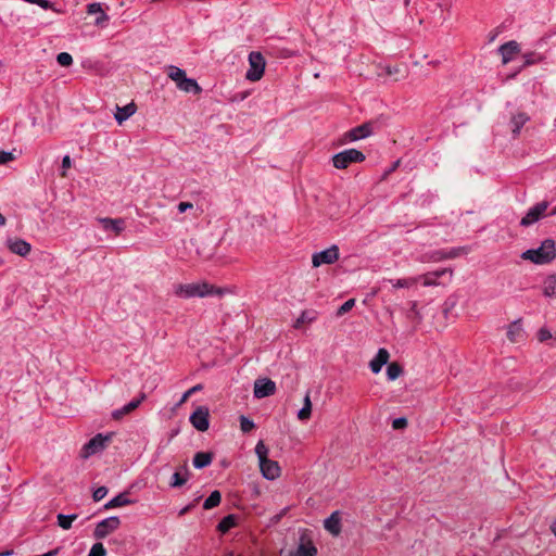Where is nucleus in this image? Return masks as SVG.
I'll return each mask as SVG.
<instances>
[{"instance_id":"obj_1","label":"nucleus","mask_w":556,"mask_h":556,"mask_svg":"<svg viewBox=\"0 0 556 556\" xmlns=\"http://www.w3.org/2000/svg\"><path fill=\"white\" fill-rule=\"evenodd\" d=\"M174 293L178 298H205L210 295H223L224 291L205 281L193 283H179L175 286Z\"/></svg>"},{"instance_id":"obj_2","label":"nucleus","mask_w":556,"mask_h":556,"mask_svg":"<svg viewBox=\"0 0 556 556\" xmlns=\"http://www.w3.org/2000/svg\"><path fill=\"white\" fill-rule=\"evenodd\" d=\"M521 258L538 265L548 264L556 258V244L553 239H545L538 249H529Z\"/></svg>"},{"instance_id":"obj_3","label":"nucleus","mask_w":556,"mask_h":556,"mask_svg":"<svg viewBox=\"0 0 556 556\" xmlns=\"http://www.w3.org/2000/svg\"><path fill=\"white\" fill-rule=\"evenodd\" d=\"M260 468L263 477L267 480H275L280 476L281 469L278 462L268 458V447L263 441H258L255 446Z\"/></svg>"},{"instance_id":"obj_4","label":"nucleus","mask_w":556,"mask_h":556,"mask_svg":"<svg viewBox=\"0 0 556 556\" xmlns=\"http://www.w3.org/2000/svg\"><path fill=\"white\" fill-rule=\"evenodd\" d=\"M365 154L356 149H346L332 156L333 166L338 169H344L352 163H361L365 160Z\"/></svg>"},{"instance_id":"obj_5","label":"nucleus","mask_w":556,"mask_h":556,"mask_svg":"<svg viewBox=\"0 0 556 556\" xmlns=\"http://www.w3.org/2000/svg\"><path fill=\"white\" fill-rule=\"evenodd\" d=\"M113 433H98L93 438H91L81 450V456L84 458H88L101 451H103L108 444L112 441Z\"/></svg>"},{"instance_id":"obj_6","label":"nucleus","mask_w":556,"mask_h":556,"mask_svg":"<svg viewBox=\"0 0 556 556\" xmlns=\"http://www.w3.org/2000/svg\"><path fill=\"white\" fill-rule=\"evenodd\" d=\"M250 68L245 74V78L250 81H257L262 78L265 70V59L261 52L252 51L249 54Z\"/></svg>"},{"instance_id":"obj_7","label":"nucleus","mask_w":556,"mask_h":556,"mask_svg":"<svg viewBox=\"0 0 556 556\" xmlns=\"http://www.w3.org/2000/svg\"><path fill=\"white\" fill-rule=\"evenodd\" d=\"M548 206L549 203L547 201H542L530 207L526 215L521 218L520 226L529 227L543 218L546 215Z\"/></svg>"},{"instance_id":"obj_8","label":"nucleus","mask_w":556,"mask_h":556,"mask_svg":"<svg viewBox=\"0 0 556 556\" xmlns=\"http://www.w3.org/2000/svg\"><path fill=\"white\" fill-rule=\"evenodd\" d=\"M121 526V520L117 516H111L101 520L94 528L93 536L97 540L106 538Z\"/></svg>"},{"instance_id":"obj_9","label":"nucleus","mask_w":556,"mask_h":556,"mask_svg":"<svg viewBox=\"0 0 556 556\" xmlns=\"http://www.w3.org/2000/svg\"><path fill=\"white\" fill-rule=\"evenodd\" d=\"M339 258V248L333 244L330 248L314 253L312 256V263L314 267H319L324 264H333Z\"/></svg>"},{"instance_id":"obj_10","label":"nucleus","mask_w":556,"mask_h":556,"mask_svg":"<svg viewBox=\"0 0 556 556\" xmlns=\"http://www.w3.org/2000/svg\"><path fill=\"white\" fill-rule=\"evenodd\" d=\"M198 431H206L210 427V412L206 406H199L189 418Z\"/></svg>"},{"instance_id":"obj_11","label":"nucleus","mask_w":556,"mask_h":556,"mask_svg":"<svg viewBox=\"0 0 556 556\" xmlns=\"http://www.w3.org/2000/svg\"><path fill=\"white\" fill-rule=\"evenodd\" d=\"M276 383L268 378H258L254 382V397L264 399L275 394Z\"/></svg>"},{"instance_id":"obj_12","label":"nucleus","mask_w":556,"mask_h":556,"mask_svg":"<svg viewBox=\"0 0 556 556\" xmlns=\"http://www.w3.org/2000/svg\"><path fill=\"white\" fill-rule=\"evenodd\" d=\"M372 134V124L364 123L357 127H354L344 134V142L356 141L369 137Z\"/></svg>"},{"instance_id":"obj_13","label":"nucleus","mask_w":556,"mask_h":556,"mask_svg":"<svg viewBox=\"0 0 556 556\" xmlns=\"http://www.w3.org/2000/svg\"><path fill=\"white\" fill-rule=\"evenodd\" d=\"M97 220L105 231H112L116 236L125 229V220L123 218L99 217Z\"/></svg>"},{"instance_id":"obj_14","label":"nucleus","mask_w":556,"mask_h":556,"mask_svg":"<svg viewBox=\"0 0 556 556\" xmlns=\"http://www.w3.org/2000/svg\"><path fill=\"white\" fill-rule=\"evenodd\" d=\"M498 52L502 55L503 64L510 62L515 54L520 52L519 43L515 40H510L498 48Z\"/></svg>"},{"instance_id":"obj_15","label":"nucleus","mask_w":556,"mask_h":556,"mask_svg":"<svg viewBox=\"0 0 556 556\" xmlns=\"http://www.w3.org/2000/svg\"><path fill=\"white\" fill-rule=\"evenodd\" d=\"M7 245L12 253L20 256H26L31 250V245L23 239H9Z\"/></svg>"},{"instance_id":"obj_16","label":"nucleus","mask_w":556,"mask_h":556,"mask_svg":"<svg viewBox=\"0 0 556 556\" xmlns=\"http://www.w3.org/2000/svg\"><path fill=\"white\" fill-rule=\"evenodd\" d=\"M324 528L332 535L338 536L341 533V517L340 511H333L324 521Z\"/></svg>"},{"instance_id":"obj_17","label":"nucleus","mask_w":556,"mask_h":556,"mask_svg":"<svg viewBox=\"0 0 556 556\" xmlns=\"http://www.w3.org/2000/svg\"><path fill=\"white\" fill-rule=\"evenodd\" d=\"M390 354L386 349H379L376 356L370 361L369 367L374 374L380 372L382 366L388 364Z\"/></svg>"},{"instance_id":"obj_18","label":"nucleus","mask_w":556,"mask_h":556,"mask_svg":"<svg viewBox=\"0 0 556 556\" xmlns=\"http://www.w3.org/2000/svg\"><path fill=\"white\" fill-rule=\"evenodd\" d=\"M525 337L521 319L513 321L507 328V338L510 342H520Z\"/></svg>"},{"instance_id":"obj_19","label":"nucleus","mask_w":556,"mask_h":556,"mask_svg":"<svg viewBox=\"0 0 556 556\" xmlns=\"http://www.w3.org/2000/svg\"><path fill=\"white\" fill-rule=\"evenodd\" d=\"M137 111V106L134 102L126 104L125 106H117L114 114V118L121 125L123 122L132 116Z\"/></svg>"},{"instance_id":"obj_20","label":"nucleus","mask_w":556,"mask_h":556,"mask_svg":"<svg viewBox=\"0 0 556 556\" xmlns=\"http://www.w3.org/2000/svg\"><path fill=\"white\" fill-rule=\"evenodd\" d=\"M177 88L185 92H192L194 94H199L202 92V88L193 78H188L187 76L178 83Z\"/></svg>"},{"instance_id":"obj_21","label":"nucleus","mask_w":556,"mask_h":556,"mask_svg":"<svg viewBox=\"0 0 556 556\" xmlns=\"http://www.w3.org/2000/svg\"><path fill=\"white\" fill-rule=\"evenodd\" d=\"M132 503H134V501L128 497V493L124 492V493H119L118 495H116L115 497L110 500L104 505V508L105 509H111V508H116V507H122V506L130 505Z\"/></svg>"},{"instance_id":"obj_22","label":"nucleus","mask_w":556,"mask_h":556,"mask_svg":"<svg viewBox=\"0 0 556 556\" xmlns=\"http://www.w3.org/2000/svg\"><path fill=\"white\" fill-rule=\"evenodd\" d=\"M317 548L314 544L308 540L305 541L303 538L294 553V556H316Z\"/></svg>"},{"instance_id":"obj_23","label":"nucleus","mask_w":556,"mask_h":556,"mask_svg":"<svg viewBox=\"0 0 556 556\" xmlns=\"http://www.w3.org/2000/svg\"><path fill=\"white\" fill-rule=\"evenodd\" d=\"M213 460V453L211 452H198L193 457V466L197 469H202L211 465Z\"/></svg>"},{"instance_id":"obj_24","label":"nucleus","mask_w":556,"mask_h":556,"mask_svg":"<svg viewBox=\"0 0 556 556\" xmlns=\"http://www.w3.org/2000/svg\"><path fill=\"white\" fill-rule=\"evenodd\" d=\"M529 121V116L526 113H517L511 117V131L514 136H518L522 126Z\"/></svg>"},{"instance_id":"obj_25","label":"nucleus","mask_w":556,"mask_h":556,"mask_svg":"<svg viewBox=\"0 0 556 556\" xmlns=\"http://www.w3.org/2000/svg\"><path fill=\"white\" fill-rule=\"evenodd\" d=\"M182 469L185 470V475H181L179 471H176L172 476V479L169 481L170 488H180L188 481L189 471L186 464L182 466Z\"/></svg>"},{"instance_id":"obj_26","label":"nucleus","mask_w":556,"mask_h":556,"mask_svg":"<svg viewBox=\"0 0 556 556\" xmlns=\"http://www.w3.org/2000/svg\"><path fill=\"white\" fill-rule=\"evenodd\" d=\"M543 293L547 298H556V274L546 277L543 282Z\"/></svg>"},{"instance_id":"obj_27","label":"nucleus","mask_w":556,"mask_h":556,"mask_svg":"<svg viewBox=\"0 0 556 556\" xmlns=\"http://www.w3.org/2000/svg\"><path fill=\"white\" fill-rule=\"evenodd\" d=\"M317 318V313L314 309H306L301 313L296 318L293 327L299 329L305 323H312Z\"/></svg>"},{"instance_id":"obj_28","label":"nucleus","mask_w":556,"mask_h":556,"mask_svg":"<svg viewBox=\"0 0 556 556\" xmlns=\"http://www.w3.org/2000/svg\"><path fill=\"white\" fill-rule=\"evenodd\" d=\"M87 12L89 14H99V16L96 18V23L97 24H101L102 22L109 20V16L102 10L101 4L98 3V2H93V3L88 4Z\"/></svg>"},{"instance_id":"obj_29","label":"nucleus","mask_w":556,"mask_h":556,"mask_svg":"<svg viewBox=\"0 0 556 556\" xmlns=\"http://www.w3.org/2000/svg\"><path fill=\"white\" fill-rule=\"evenodd\" d=\"M237 525V517L236 515H227L226 517H224L218 526H217V530L222 533H226L228 532L231 528H233L235 526Z\"/></svg>"},{"instance_id":"obj_30","label":"nucleus","mask_w":556,"mask_h":556,"mask_svg":"<svg viewBox=\"0 0 556 556\" xmlns=\"http://www.w3.org/2000/svg\"><path fill=\"white\" fill-rule=\"evenodd\" d=\"M167 76L176 83V86L178 85L179 81H181L186 76V72L178 67V66H175V65H169L167 67Z\"/></svg>"},{"instance_id":"obj_31","label":"nucleus","mask_w":556,"mask_h":556,"mask_svg":"<svg viewBox=\"0 0 556 556\" xmlns=\"http://www.w3.org/2000/svg\"><path fill=\"white\" fill-rule=\"evenodd\" d=\"M388 281L392 285L393 288H410L419 281V278L410 277L403 279H389Z\"/></svg>"},{"instance_id":"obj_32","label":"nucleus","mask_w":556,"mask_h":556,"mask_svg":"<svg viewBox=\"0 0 556 556\" xmlns=\"http://www.w3.org/2000/svg\"><path fill=\"white\" fill-rule=\"evenodd\" d=\"M222 501V494L219 491L215 490L213 491L203 503V508L208 510L212 509L220 504Z\"/></svg>"},{"instance_id":"obj_33","label":"nucleus","mask_w":556,"mask_h":556,"mask_svg":"<svg viewBox=\"0 0 556 556\" xmlns=\"http://www.w3.org/2000/svg\"><path fill=\"white\" fill-rule=\"evenodd\" d=\"M312 414V402L309 397V393L307 392L304 397V405L298 413V418L300 420H307Z\"/></svg>"},{"instance_id":"obj_34","label":"nucleus","mask_w":556,"mask_h":556,"mask_svg":"<svg viewBox=\"0 0 556 556\" xmlns=\"http://www.w3.org/2000/svg\"><path fill=\"white\" fill-rule=\"evenodd\" d=\"M56 518H58L59 527H61L64 530H68L72 527V522L77 519V515L76 514H72V515L59 514L56 516Z\"/></svg>"},{"instance_id":"obj_35","label":"nucleus","mask_w":556,"mask_h":556,"mask_svg":"<svg viewBox=\"0 0 556 556\" xmlns=\"http://www.w3.org/2000/svg\"><path fill=\"white\" fill-rule=\"evenodd\" d=\"M403 372V368L399 363H390L387 367V377L389 380L393 381L397 379Z\"/></svg>"},{"instance_id":"obj_36","label":"nucleus","mask_w":556,"mask_h":556,"mask_svg":"<svg viewBox=\"0 0 556 556\" xmlns=\"http://www.w3.org/2000/svg\"><path fill=\"white\" fill-rule=\"evenodd\" d=\"M255 428V424L247 416H240V429L242 432L248 433Z\"/></svg>"},{"instance_id":"obj_37","label":"nucleus","mask_w":556,"mask_h":556,"mask_svg":"<svg viewBox=\"0 0 556 556\" xmlns=\"http://www.w3.org/2000/svg\"><path fill=\"white\" fill-rule=\"evenodd\" d=\"M56 61L61 66L67 67L73 64V58L67 52H61L56 55Z\"/></svg>"},{"instance_id":"obj_38","label":"nucleus","mask_w":556,"mask_h":556,"mask_svg":"<svg viewBox=\"0 0 556 556\" xmlns=\"http://www.w3.org/2000/svg\"><path fill=\"white\" fill-rule=\"evenodd\" d=\"M409 305H410V308H409V313L407 315L408 318H414L417 323H420L422 317H421V314L417 307V302L416 301H412L409 302Z\"/></svg>"},{"instance_id":"obj_39","label":"nucleus","mask_w":556,"mask_h":556,"mask_svg":"<svg viewBox=\"0 0 556 556\" xmlns=\"http://www.w3.org/2000/svg\"><path fill=\"white\" fill-rule=\"evenodd\" d=\"M523 59H525L523 65L529 66V65L535 64L539 61H541L542 56L535 52H528V53L523 54Z\"/></svg>"},{"instance_id":"obj_40","label":"nucleus","mask_w":556,"mask_h":556,"mask_svg":"<svg viewBox=\"0 0 556 556\" xmlns=\"http://www.w3.org/2000/svg\"><path fill=\"white\" fill-rule=\"evenodd\" d=\"M106 549L104 548L102 543H94L90 551L88 556H105Z\"/></svg>"},{"instance_id":"obj_41","label":"nucleus","mask_w":556,"mask_h":556,"mask_svg":"<svg viewBox=\"0 0 556 556\" xmlns=\"http://www.w3.org/2000/svg\"><path fill=\"white\" fill-rule=\"evenodd\" d=\"M355 305V300L354 299H350L348 301H345L339 308H338V312H337V315L338 316H342L344 314H346L348 312H350Z\"/></svg>"},{"instance_id":"obj_42","label":"nucleus","mask_w":556,"mask_h":556,"mask_svg":"<svg viewBox=\"0 0 556 556\" xmlns=\"http://www.w3.org/2000/svg\"><path fill=\"white\" fill-rule=\"evenodd\" d=\"M417 278H419V280H422V285L425 287H432L439 285L438 280L434 277H432L430 273L418 276Z\"/></svg>"},{"instance_id":"obj_43","label":"nucleus","mask_w":556,"mask_h":556,"mask_svg":"<svg viewBox=\"0 0 556 556\" xmlns=\"http://www.w3.org/2000/svg\"><path fill=\"white\" fill-rule=\"evenodd\" d=\"M108 488L106 486H99L93 491L92 498L94 502L101 501L106 494H108Z\"/></svg>"},{"instance_id":"obj_44","label":"nucleus","mask_w":556,"mask_h":556,"mask_svg":"<svg viewBox=\"0 0 556 556\" xmlns=\"http://www.w3.org/2000/svg\"><path fill=\"white\" fill-rule=\"evenodd\" d=\"M144 400H146L144 393H141L139 397L131 400L128 404H126L129 412L131 413L132 410H135Z\"/></svg>"},{"instance_id":"obj_45","label":"nucleus","mask_w":556,"mask_h":556,"mask_svg":"<svg viewBox=\"0 0 556 556\" xmlns=\"http://www.w3.org/2000/svg\"><path fill=\"white\" fill-rule=\"evenodd\" d=\"M130 412L127 405H124L122 408L115 409L112 412V418L115 420L122 419L125 415H128Z\"/></svg>"},{"instance_id":"obj_46","label":"nucleus","mask_w":556,"mask_h":556,"mask_svg":"<svg viewBox=\"0 0 556 556\" xmlns=\"http://www.w3.org/2000/svg\"><path fill=\"white\" fill-rule=\"evenodd\" d=\"M552 332L547 329V328H541L539 331H538V340L540 342H545L549 339H552Z\"/></svg>"},{"instance_id":"obj_47","label":"nucleus","mask_w":556,"mask_h":556,"mask_svg":"<svg viewBox=\"0 0 556 556\" xmlns=\"http://www.w3.org/2000/svg\"><path fill=\"white\" fill-rule=\"evenodd\" d=\"M200 390H202V384H197V386L192 387L191 389H189L188 391H186L182 394V397H181L179 404L186 402L190 395H192L193 393H195Z\"/></svg>"},{"instance_id":"obj_48","label":"nucleus","mask_w":556,"mask_h":556,"mask_svg":"<svg viewBox=\"0 0 556 556\" xmlns=\"http://www.w3.org/2000/svg\"><path fill=\"white\" fill-rule=\"evenodd\" d=\"M71 166H72V160H71L70 155H65L62 159V172H61L62 177H66V169L71 168Z\"/></svg>"},{"instance_id":"obj_49","label":"nucleus","mask_w":556,"mask_h":556,"mask_svg":"<svg viewBox=\"0 0 556 556\" xmlns=\"http://www.w3.org/2000/svg\"><path fill=\"white\" fill-rule=\"evenodd\" d=\"M430 258L433 262H439V261H442V260H446L445 251H443V250L434 251V252H432Z\"/></svg>"},{"instance_id":"obj_50","label":"nucleus","mask_w":556,"mask_h":556,"mask_svg":"<svg viewBox=\"0 0 556 556\" xmlns=\"http://www.w3.org/2000/svg\"><path fill=\"white\" fill-rule=\"evenodd\" d=\"M406 426H407V420H406V418H404V417L396 418V419H394V420H393V422H392V427H393L394 429H396V430H397V429H403V428H405Z\"/></svg>"},{"instance_id":"obj_51","label":"nucleus","mask_w":556,"mask_h":556,"mask_svg":"<svg viewBox=\"0 0 556 556\" xmlns=\"http://www.w3.org/2000/svg\"><path fill=\"white\" fill-rule=\"evenodd\" d=\"M14 159L12 152L0 151V164H7Z\"/></svg>"},{"instance_id":"obj_52","label":"nucleus","mask_w":556,"mask_h":556,"mask_svg":"<svg viewBox=\"0 0 556 556\" xmlns=\"http://www.w3.org/2000/svg\"><path fill=\"white\" fill-rule=\"evenodd\" d=\"M429 273H430V275H431L432 277H434L437 280H438L439 278H441L442 276H444L445 274H447V273L450 274V276H452V270H451V269H448V268L438 269V270H433V271H429Z\"/></svg>"},{"instance_id":"obj_53","label":"nucleus","mask_w":556,"mask_h":556,"mask_svg":"<svg viewBox=\"0 0 556 556\" xmlns=\"http://www.w3.org/2000/svg\"><path fill=\"white\" fill-rule=\"evenodd\" d=\"M193 207V204L191 202H180L177 205V210L179 213H185L186 211Z\"/></svg>"},{"instance_id":"obj_54","label":"nucleus","mask_w":556,"mask_h":556,"mask_svg":"<svg viewBox=\"0 0 556 556\" xmlns=\"http://www.w3.org/2000/svg\"><path fill=\"white\" fill-rule=\"evenodd\" d=\"M463 250H464V248H457V249H452L450 251H445L446 258L457 257Z\"/></svg>"},{"instance_id":"obj_55","label":"nucleus","mask_w":556,"mask_h":556,"mask_svg":"<svg viewBox=\"0 0 556 556\" xmlns=\"http://www.w3.org/2000/svg\"><path fill=\"white\" fill-rule=\"evenodd\" d=\"M384 75L387 76H393L400 72V68L396 66H386L383 68Z\"/></svg>"},{"instance_id":"obj_56","label":"nucleus","mask_w":556,"mask_h":556,"mask_svg":"<svg viewBox=\"0 0 556 556\" xmlns=\"http://www.w3.org/2000/svg\"><path fill=\"white\" fill-rule=\"evenodd\" d=\"M551 531L556 536V520L552 522L551 525Z\"/></svg>"},{"instance_id":"obj_57","label":"nucleus","mask_w":556,"mask_h":556,"mask_svg":"<svg viewBox=\"0 0 556 556\" xmlns=\"http://www.w3.org/2000/svg\"><path fill=\"white\" fill-rule=\"evenodd\" d=\"M5 217L0 213V226H4L5 225Z\"/></svg>"},{"instance_id":"obj_58","label":"nucleus","mask_w":556,"mask_h":556,"mask_svg":"<svg viewBox=\"0 0 556 556\" xmlns=\"http://www.w3.org/2000/svg\"><path fill=\"white\" fill-rule=\"evenodd\" d=\"M12 554V551H9V552H5V553H0V556H8V555H11Z\"/></svg>"},{"instance_id":"obj_59","label":"nucleus","mask_w":556,"mask_h":556,"mask_svg":"<svg viewBox=\"0 0 556 556\" xmlns=\"http://www.w3.org/2000/svg\"><path fill=\"white\" fill-rule=\"evenodd\" d=\"M549 215H556V206L551 211Z\"/></svg>"},{"instance_id":"obj_60","label":"nucleus","mask_w":556,"mask_h":556,"mask_svg":"<svg viewBox=\"0 0 556 556\" xmlns=\"http://www.w3.org/2000/svg\"><path fill=\"white\" fill-rule=\"evenodd\" d=\"M408 2H409V0H405V4H406V5L408 4Z\"/></svg>"}]
</instances>
